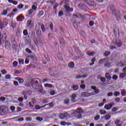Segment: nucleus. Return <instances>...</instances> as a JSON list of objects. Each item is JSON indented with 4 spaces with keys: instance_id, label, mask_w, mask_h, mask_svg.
Segmentation results:
<instances>
[{
    "instance_id": "f257e3e1",
    "label": "nucleus",
    "mask_w": 126,
    "mask_h": 126,
    "mask_svg": "<svg viewBox=\"0 0 126 126\" xmlns=\"http://www.w3.org/2000/svg\"><path fill=\"white\" fill-rule=\"evenodd\" d=\"M32 83L33 88H34V89H37L41 93H43V92H44L43 87L39 84V81L32 79Z\"/></svg>"
},
{
    "instance_id": "f03ea898",
    "label": "nucleus",
    "mask_w": 126,
    "mask_h": 126,
    "mask_svg": "<svg viewBox=\"0 0 126 126\" xmlns=\"http://www.w3.org/2000/svg\"><path fill=\"white\" fill-rule=\"evenodd\" d=\"M8 112V108L6 106H0V116H3Z\"/></svg>"
},
{
    "instance_id": "7ed1b4c3",
    "label": "nucleus",
    "mask_w": 126,
    "mask_h": 126,
    "mask_svg": "<svg viewBox=\"0 0 126 126\" xmlns=\"http://www.w3.org/2000/svg\"><path fill=\"white\" fill-rule=\"evenodd\" d=\"M34 43L37 47H42L43 45V42H42V40L40 38H35L34 39Z\"/></svg>"
},
{
    "instance_id": "20e7f679",
    "label": "nucleus",
    "mask_w": 126,
    "mask_h": 126,
    "mask_svg": "<svg viewBox=\"0 0 126 126\" xmlns=\"http://www.w3.org/2000/svg\"><path fill=\"white\" fill-rule=\"evenodd\" d=\"M114 105H115V103L114 102H111L107 104H106L104 106V109L107 110H111V109L113 108V106H114Z\"/></svg>"
},
{
    "instance_id": "39448f33",
    "label": "nucleus",
    "mask_w": 126,
    "mask_h": 126,
    "mask_svg": "<svg viewBox=\"0 0 126 126\" xmlns=\"http://www.w3.org/2000/svg\"><path fill=\"white\" fill-rule=\"evenodd\" d=\"M73 114H76L77 116V118L78 119H81L82 116H81V110L80 108H77V110L75 112H73Z\"/></svg>"
},
{
    "instance_id": "423d86ee",
    "label": "nucleus",
    "mask_w": 126,
    "mask_h": 126,
    "mask_svg": "<svg viewBox=\"0 0 126 126\" xmlns=\"http://www.w3.org/2000/svg\"><path fill=\"white\" fill-rule=\"evenodd\" d=\"M84 1L86 2L88 5H90L91 6H95L96 5V3H95L93 1L91 0H84Z\"/></svg>"
},
{
    "instance_id": "0eeeda50",
    "label": "nucleus",
    "mask_w": 126,
    "mask_h": 126,
    "mask_svg": "<svg viewBox=\"0 0 126 126\" xmlns=\"http://www.w3.org/2000/svg\"><path fill=\"white\" fill-rule=\"evenodd\" d=\"M27 26L29 28H31L32 29L33 27H34V24L33 23V22L32 20H28L27 23Z\"/></svg>"
},
{
    "instance_id": "6e6552de",
    "label": "nucleus",
    "mask_w": 126,
    "mask_h": 126,
    "mask_svg": "<svg viewBox=\"0 0 126 126\" xmlns=\"http://www.w3.org/2000/svg\"><path fill=\"white\" fill-rule=\"evenodd\" d=\"M69 116V114L68 113L66 112L65 113H63L60 115L59 118L61 119V120H63L64 118H66L67 117H68Z\"/></svg>"
},
{
    "instance_id": "1a4fd4ad",
    "label": "nucleus",
    "mask_w": 126,
    "mask_h": 126,
    "mask_svg": "<svg viewBox=\"0 0 126 126\" xmlns=\"http://www.w3.org/2000/svg\"><path fill=\"white\" fill-rule=\"evenodd\" d=\"M35 29L36 34L38 35V36H40V35H41V29H40V27L36 25L35 26Z\"/></svg>"
},
{
    "instance_id": "9d476101",
    "label": "nucleus",
    "mask_w": 126,
    "mask_h": 126,
    "mask_svg": "<svg viewBox=\"0 0 126 126\" xmlns=\"http://www.w3.org/2000/svg\"><path fill=\"white\" fill-rule=\"evenodd\" d=\"M36 103V99L35 98H32V102H29V105L31 108H34V106Z\"/></svg>"
},
{
    "instance_id": "9b49d317",
    "label": "nucleus",
    "mask_w": 126,
    "mask_h": 126,
    "mask_svg": "<svg viewBox=\"0 0 126 126\" xmlns=\"http://www.w3.org/2000/svg\"><path fill=\"white\" fill-rule=\"evenodd\" d=\"M12 46L13 50H15L17 49V43H16V41H15L14 39L12 41Z\"/></svg>"
},
{
    "instance_id": "f8f14e48",
    "label": "nucleus",
    "mask_w": 126,
    "mask_h": 126,
    "mask_svg": "<svg viewBox=\"0 0 126 126\" xmlns=\"http://www.w3.org/2000/svg\"><path fill=\"white\" fill-rule=\"evenodd\" d=\"M63 7L66 9V12H72L73 11V9L70 8L69 6L67 7L66 5H64Z\"/></svg>"
},
{
    "instance_id": "ddd939ff",
    "label": "nucleus",
    "mask_w": 126,
    "mask_h": 126,
    "mask_svg": "<svg viewBox=\"0 0 126 126\" xmlns=\"http://www.w3.org/2000/svg\"><path fill=\"white\" fill-rule=\"evenodd\" d=\"M113 44L114 45H115V46H117L119 48H120V47H122V46L123 45V43L121 41H115L113 42Z\"/></svg>"
},
{
    "instance_id": "4468645a",
    "label": "nucleus",
    "mask_w": 126,
    "mask_h": 126,
    "mask_svg": "<svg viewBox=\"0 0 126 126\" xmlns=\"http://www.w3.org/2000/svg\"><path fill=\"white\" fill-rule=\"evenodd\" d=\"M25 42L26 45H29L31 44V39L28 38L27 37L25 38Z\"/></svg>"
},
{
    "instance_id": "2eb2a0df",
    "label": "nucleus",
    "mask_w": 126,
    "mask_h": 126,
    "mask_svg": "<svg viewBox=\"0 0 126 126\" xmlns=\"http://www.w3.org/2000/svg\"><path fill=\"white\" fill-rule=\"evenodd\" d=\"M62 4H64V5H66L67 7L69 6V1L68 0H64L62 2V4H61V5H62Z\"/></svg>"
},
{
    "instance_id": "dca6fc26",
    "label": "nucleus",
    "mask_w": 126,
    "mask_h": 126,
    "mask_svg": "<svg viewBox=\"0 0 126 126\" xmlns=\"http://www.w3.org/2000/svg\"><path fill=\"white\" fill-rule=\"evenodd\" d=\"M32 84L33 83L32 82V80H31L28 83H26L25 84V86H26L27 87H30L31 86H32Z\"/></svg>"
},
{
    "instance_id": "f3484780",
    "label": "nucleus",
    "mask_w": 126,
    "mask_h": 126,
    "mask_svg": "<svg viewBox=\"0 0 126 126\" xmlns=\"http://www.w3.org/2000/svg\"><path fill=\"white\" fill-rule=\"evenodd\" d=\"M105 76L107 80H111V79H112V76H111V75H110L109 73H106L105 74Z\"/></svg>"
},
{
    "instance_id": "a211bd4d",
    "label": "nucleus",
    "mask_w": 126,
    "mask_h": 126,
    "mask_svg": "<svg viewBox=\"0 0 126 126\" xmlns=\"http://www.w3.org/2000/svg\"><path fill=\"white\" fill-rule=\"evenodd\" d=\"M73 17L74 18H76L77 17H78L79 18H82L83 16L81 15V14H80L79 13H77L76 14H73Z\"/></svg>"
},
{
    "instance_id": "6ab92c4d",
    "label": "nucleus",
    "mask_w": 126,
    "mask_h": 126,
    "mask_svg": "<svg viewBox=\"0 0 126 126\" xmlns=\"http://www.w3.org/2000/svg\"><path fill=\"white\" fill-rule=\"evenodd\" d=\"M8 2H9V3H12L14 5H16L17 3H18V1H15L13 0H8Z\"/></svg>"
},
{
    "instance_id": "aec40b11",
    "label": "nucleus",
    "mask_w": 126,
    "mask_h": 126,
    "mask_svg": "<svg viewBox=\"0 0 126 126\" xmlns=\"http://www.w3.org/2000/svg\"><path fill=\"white\" fill-rule=\"evenodd\" d=\"M75 98H76V94H73L71 95V101L73 102H75Z\"/></svg>"
},
{
    "instance_id": "412c9836",
    "label": "nucleus",
    "mask_w": 126,
    "mask_h": 126,
    "mask_svg": "<svg viewBox=\"0 0 126 126\" xmlns=\"http://www.w3.org/2000/svg\"><path fill=\"white\" fill-rule=\"evenodd\" d=\"M11 47L10 43L8 42V41H5V48L6 49H10Z\"/></svg>"
},
{
    "instance_id": "4be33fe9",
    "label": "nucleus",
    "mask_w": 126,
    "mask_h": 126,
    "mask_svg": "<svg viewBox=\"0 0 126 126\" xmlns=\"http://www.w3.org/2000/svg\"><path fill=\"white\" fill-rule=\"evenodd\" d=\"M28 93V91H26L23 92V95L24 96V99H25V100L27 99V94Z\"/></svg>"
},
{
    "instance_id": "5701e85b",
    "label": "nucleus",
    "mask_w": 126,
    "mask_h": 126,
    "mask_svg": "<svg viewBox=\"0 0 126 126\" xmlns=\"http://www.w3.org/2000/svg\"><path fill=\"white\" fill-rule=\"evenodd\" d=\"M119 64H120V66H121V67H124V66H126V61H124L123 62H121L119 63Z\"/></svg>"
},
{
    "instance_id": "b1692460",
    "label": "nucleus",
    "mask_w": 126,
    "mask_h": 126,
    "mask_svg": "<svg viewBox=\"0 0 126 126\" xmlns=\"http://www.w3.org/2000/svg\"><path fill=\"white\" fill-rule=\"evenodd\" d=\"M120 78H125L126 76V73H120L119 75Z\"/></svg>"
},
{
    "instance_id": "393cba45",
    "label": "nucleus",
    "mask_w": 126,
    "mask_h": 126,
    "mask_svg": "<svg viewBox=\"0 0 126 126\" xmlns=\"http://www.w3.org/2000/svg\"><path fill=\"white\" fill-rule=\"evenodd\" d=\"M59 41L60 42V44H62V45H64V40L62 37H59Z\"/></svg>"
},
{
    "instance_id": "a878e982",
    "label": "nucleus",
    "mask_w": 126,
    "mask_h": 126,
    "mask_svg": "<svg viewBox=\"0 0 126 126\" xmlns=\"http://www.w3.org/2000/svg\"><path fill=\"white\" fill-rule=\"evenodd\" d=\"M72 88L74 91H76V90H78V85H73Z\"/></svg>"
},
{
    "instance_id": "bb28decb",
    "label": "nucleus",
    "mask_w": 126,
    "mask_h": 126,
    "mask_svg": "<svg viewBox=\"0 0 126 126\" xmlns=\"http://www.w3.org/2000/svg\"><path fill=\"white\" fill-rule=\"evenodd\" d=\"M68 65L70 68H73L74 67V63L73 62H71Z\"/></svg>"
},
{
    "instance_id": "cd10ccee",
    "label": "nucleus",
    "mask_w": 126,
    "mask_h": 126,
    "mask_svg": "<svg viewBox=\"0 0 126 126\" xmlns=\"http://www.w3.org/2000/svg\"><path fill=\"white\" fill-rule=\"evenodd\" d=\"M99 113L100 115H105V114H107V112L106 111V110H104L103 109L100 110Z\"/></svg>"
},
{
    "instance_id": "c85d7f7f",
    "label": "nucleus",
    "mask_w": 126,
    "mask_h": 126,
    "mask_svg": "<svg viewBox=\"0 0 126 126\" xmlns=\"http://www.w3.org/2000/svg\"><path fill=\"white\" fill-rule=\"evenodd\" d=\"M43 15H44V11H39L37 14L38 17H40L41 16H43Z\"/></svg>"
},
{
    "instance_id": "c756f323",
    "label": "nucleus",
    "mask_w": 126,
    "mask_h": 126,
    "mask_svg": "<svg viewBox=\"0 0 126 126\" xmlns=\"http://www.w3.org/2000/svg\"><path fill=\"white\" fill-rule=\"evenodd\" d=\"M7 11H9V8H7L6 10H4L2 15H6V14H7Z\"/></svg>"
},
{
    "instance_id": "7c9ffc66",
    "label": "nucleus",
    "mask_w": 126,
    "mask_h": 126,
    "mask_svg": "<svg viewBox=\"0 0 126 126\" xmlns=\"http://www.w3.org/2000/svg\"><path fill=\"white\" fill-rule=\"evenodd\" d=\"M3 24L6 26L8 24V21L6 19H5L3 20Z\"/></svg>"
},
{
    "instance_id": "2f4dec72",
    "label": "nucleus",
    "mask_w": 126,
    "mask_h": 126,
    "mask_svg": "<svg viewBox=\"0 0 126 126\" xmlns=\"http://www.w3.org/2000/svg\"><path fill=\"white\" fill-rule=\"evenodd\" d=\"M105 118V119L106 120V121H108L109 120H110V119H111V115L108 114V115H106L104 117Z\"/></svg>"
},
{
    "instance_id": "473e14b6",
    "label": "nucleus",
    "mask_w": 126,
    "mask_h": 126,
    "mask_svg": "<svg viewBox=\"0 0 126 126\" xmlns=\"http://www.w3.org/2000/svg\"><path fill=\"white\" fill-rule=\"evenodd\" d=\"M105 61H106V59H102V60H100L98 61V64H102V63H105Z\"/></svg>"
},
{
    "instance_id": "72a5a7b5",
    "label": "nucleus",
    "mask_w": 126,
    "mask_h": 126,
    "mask_svg": "<svg viewBox=\"0 0 126 126\" xmlns=\"http://www.w3.org/2000/svg\"><path fill=\"white\" fill-rule=\"evenodd\" d=\"M20 64H23L24 63V60L20 58L18 59Z\"/></svg>"
},
{
    "instance_id": "f704fd0d",
    "label": "nucleus",
    "mask_w": 126,
    "mask_h": 126,
    "mask_svg": "<svg viewBox=\"0 0 126 126\" xmlns=\"http://www.w3.org/2000/svg\"><path fill=\"white\" fill-rule=\"evenodd\" d=\"M60 31H61L62 34L63 35L64 34V29L61 27L60 28Z\"/></svg>"
},
{
    "instance_id": "c9c22d12",
    "label": "nucleus",
    "mask_w": 126,
    "mask_h": 126,
    "mask_svg": "<svg viewBox=\"0 0 126 126\" xmlns=\"http://www.w3.org/2000/svg\"><path fill=\"white\" fill-rule=\"evenodd\" d=\"M45 87H48V88H52L53 86H52V84H45L44 85Z\"/></svg>"
},
{
    "instance_id": "e433bc0d",
    "label": "nucleus",
    "mask_w": 126,
    "mask_h": 126,
    "mask_svg": "<svg viewBox=\"0 0 126 126\" xmlns=\"http://www.w3.org/2000/svg\"><path fill=\"white\" fill-rule=\"evenodd\" d=\"M11 26L12 28H15V27H16V24L15 22H12L11 23Z\"/></svg>"
},
{
    "instance_id": "4c0bfd02",
    "label": "nucleus",
    "mask_w": 126,
    "mask_h": 126,
    "mask_svg": "<svg viewBox=\"0 0 126 126\" xmlns=\"http://www.w3.org/2000/svg\"><path fill=\"white\" fill-rule=\"evenodd\" d=\"M35 120H36V121H38V122H42V121H43V118H42V117H36L35 118Z\"/></svg>"
},
{
    "instance_id": "58836bf2",
    "label": "nucleus",
    "mask_w": 126,
    "mask_h": 126,
    "mask_svg": "<svg viewBox=\"0 0 126 126\" xmlns=\"http://www.w3.org/2000/svg\"><path fill=\"white\" fill-rule=\"evenodd\" d=\"M115 15L116 16V19L119 21V20H121V16H120V14L117 15V14H115Z\"/></svg>"
},
{
    "instance_id": "ea45409f",
    "label": "nucleus",
    "mask_w": 126,
    "mask_h": 126,
    "mask_svg": "<svg viewBox=\"0 0 126 126\" xmlns=\"http://www.w3.org/2000/svg\"><path fill=\"white\" fill-rule=\"evenodd\" d=\"M114 94L115 97H117V96H120V92H115Z\"/></svg>"
},
{
    "instance_id": "a19ab883",
    "label": "nucleus",
    "mask_w": 126,
    "mask_h": 126,
    "mask_svg": "<svg viewBox=\"0 0 126 126\" xmlns=\"http://www.w3.org/2000/svg\"><path fill=\"white\" fill-rule=\"evenodd\" d=\"M64 103L66 104V105H68L69 104V99H66L64 100Z\"/></svg>"
},
{
    "instance_id": "79ce46f5",
    "label": "nucleus",
    "mask_w": 126,
    "mask_h": 126,
    "mask_svg": "<svg viewBox=\"0 0 126 126\" xmlns=\"http://www.w3.org/2000/svg\"><path fill=\"white\" fill-rule=\"evenodd\" d=\"M11 77V76H10V75L6 74L5 75V79H10Z\"/></svg>"
},
{
    "instance_id": "37998d69",
    "label": "nucleus",
    "mask_w": 126,
    "mask_h": 126,
    "mask_svg": "<svg viewBox=\"0 0 126 126\" xmlns=\"http://www.w3.org/2000/svg\"><path fill=\"white\" fill-rule=\"evenodd\" d=\"M46 105H47V106H49L50 108L54 107V103L53 102L46 104Z\"/></svg>"
},
{
    "instance_id": "c03bdc74",
    "label": "nucleus",
    "mask_w": 126,
    "mask_h": 126,
    "mask_svg": "<svg viewBox=\"0 0 126 126\" xmlns=\"http://www.w3.org/2000/svg\"><path fill=\"white\" fill-rule=\"evenodd\" d=\"M63 11H60L58 14V16L61 17V16H63Z\"/></svg>"
},
{
    "instance_id": "a18cd8bd",
    "label": "nucleus",
    "mask_w": 126,
    "mask_h": 126,
    "mask_svg": "<svg viewBox=\"0 0 126 126\" xmlns=\"http://www.w3.org/2000/svg\"><path fill=\"white\" fill-rule=\"evenodd\" d=\"M100 119V115H97L96 116L94 117V120L98 121Z\"/></svg>"
},
{
    "instance_id": "49530a36",
    "label": "nucleus",
    "mask_w": 126,
    "mask_h": 126,
    "mask_svg": "<svg viewBox=\"0 0 126 126\" xmlns=\"http://www.w3.org/2000/svg\"><path fill=\"white\" fill-rule=\"evenodd\" d=\"M23 4H20L17 6V8H19V9H21V8H23Z\"/></svg>"
},
{
    "instance_id": "de8ad7c7",
    "label": "nucleus",
    "mask_w": 126,
    "mask_h": 126,
    "mask_svg": "<svg viewBox=\"0 0 126 126\" xmlns=\"http://www.w3.org/2000/svg\"><path fill=\"white\" fill-rule=\"evenodd\" d=\"M118 77L117 75H114L112 77V79H113V80H117L118 79Z\"/></svg>"
},
{
    "instance_id": "09e8293b",
    "label": "nucleus",
    "mask_w": 126,
    "mask_h": 126,
    "mask_svg": "<svg viewBox=\"0 0 126 126\" xmlns=\"http://www.w3.org/2000/svg\"><path fill=\"white\" fill-rule=\"evenodd\" d=\"M23 34L24 35H25V36H27V35H28V32L27 31V30H24Z\"/></svg>"
},
{
    "instance_id": "8fccbe9b",
    "label": "nucleus",
    "mask_w": 126,
    "mask_h": 126,
    "mask_svg": "<svg viewBox=\"0 0 126 126\" xmlns=\"http://www.w3.org/2000/svg\"><path fill=\"white\" fill-rule=\"evenodd\" d=\"M26 51L29 54H32V51L30 49H29V48H27L26 49Z\"/></svg>"
},
{
    "instance_id": "3c124183",
    "label": "nucleus",
    "mask_w": 126,
    "mask_h": 126,
    "mask_svg": "<svg viewBox=\"0 0 126 126\" xmlns=\"http://www.w3.org/2000/svg\"><path fill=\"white\" fill-rule=\"evenodd\" d=\"M110 10L112 11L113 13L115 12V7L112 6L110 7Z\"/></svg>"
},
{
    "instance_id": "603ef678",
    "label": "nucleus",
    "mask_w": 126,
    "mask_h": 126,
    "mask_svg": "<svg viewBox=\"0 0 126 126\" xmlns=\"http://www.w3.org/2000/svg\"><path fill=\"white\" fill-rule=\"evenodd\" d=\"M110 54V51H106L105 52V57H108V56H109Z\"/></svg>"
},
{
    "instance_id": "864d4df0",
    "label": "nucleus",
    "mask_w": 126,
    "mask_h": 126,
    "mask_svg": "<svg viewBox=\"0 0 126 126\" xmlns=\"http://www.w3.org/2000/svg\"><path fill=\"white\" fill-rule=\"evenodd\" d=\"M30 44V48L32 49V50H35V45H33V44Z\"/></svg>"
},
{
    "instance_id": "5fc2aeb1",
    "label": "nucleus",
    "mask_w": 126,
    "mask_h": 126,
    "mask_svg": "<svg viewBox=\"0 0 126 126\" xmlns=\"http://www.w3.org/2000/svg\"><path fill=\"white\" fill-rule=\"evenodd\" d=\"M41 29L42 32H45L46 31V29H45V26L44 25L41 27Z\"/></svg>"
},
{
    "instance_id": "6e6d98bb",
    "label": "nucleus",
    "mask_w": 126,
    "mask_h": 126,
    "mask_svg": "<svg viewBox=\"0 0 126 126\" xmlns=\"http://www.w3.org/2000/svg\"><path fill=\"white\" fill-rule=\"evenodd\" d=\"M10 110L11 111H12V112H14V111L15 110V107L13 106H11Z\"/></svg>"
},
{
    "instance_id": "4d7b16f0",
    "label": "nucleus",
    "mask_w": 126,
    "mask_h": 126,
    "mask_svg": "<svg viewBox=\"0 0 126 126\" xmlns=\"http://www.w3.org/2000/svg\"><path fill=\"white\" fill-rule=\"evenodd\" d=\"M37 9V7L35 6V5H33L32 7V10H36Z\"/></svg>"
},
{
    "instance_id": "13d9d810",
    "label": "nucleus",
    "mask_w": 126,
    "mask_h": 126,
    "mask_svg": "<svg viewBox=\"0 0 126 126\" xmlns=\"http://www.w3.org/2000/svg\"><path fill=\"white\" fill-rule=\"evenodd\" d=\"M18 63L17 62H16V61H14L13 63L14 67H15L17 66Z\"/></svg>"
},
{
    "instance_id": "bf43d9fd",
    "label": "nucleus",
    "mask_w": 126,
    "mask_h": 126,
    "mask_svg": "<svg viewBox=\"0 0 126 126\" xmlns=\"http://www.w3.org/2000/svg\"><path fill=\"white\" fill-rule=\"evenodd\" d=\"M90 26H93L94 25V21H91L89 23Z\"/></svg>"
},
{
    "instance_id": "052dcab7",
    "label": "nucleus",
    "mask_w": 126,
    "mask_h": 126,
    "mask_svg": "<svg viewBox=\"0 0 126 126\" xmlns=\"http://www.w3.org/2000/svg\"><path fill=\"white\" fill-rule=\"evenodd\" d=\"M115 102L118 103V102H120V101H121V98L119 97H117L115 98Z\"/></svg>"
},
{
    "instance_id": "680f3d73",
    "label": "nucleus",
    "mask_w": 126,
    "mask_h": 126,
    "mask_svg": "<svg viewBox=\"0 0 126 126\" xmlns=\"http://www.w3.org/2000/svg\"><path fill=\"white\" fill-rule=\"evenodd\" d=\"M34 109L35 110H40V106L39 105H36L35 106Z\"/></svg>"
},
{
    "instance_id": "e2e57ef3",
    "label": "nucleus",
    "mask_w": 126,
    "mask_h": 126,
    "mask_svg": "<svg viewBox=\"0 0 126 126\" xmlns=\"http://www.w3.org/2000/svg\"><path fill=\"white\" fill-rule=\"evenodd\" d=\"M19 83H23L24 82V80L22 78H20L19 80Z\"/></svg>"
},
{
    "instance_id": "0e129e2a",
    "label": "nucleus",
    "mask_w": 126,
    "mask_h": 126,
    "mask_svg": "<svg viewBox=\"0 0 126 126\" xmlns=\"http://www.w3.org/2000/svg\"><path fill=\"white\" fill-rule=\"evenodd\" d=\"M17 21H21V16L19 15L17 18Z\"/></svg>"
},
{
    "instance_id": "69168bd1",
    "label": "nucleus",
    "mask_w": 126,
    "mask_h": 126,
    "mask_svg": "<svg viewBox=\"0 0 126 126\" xmlns=\"http://www.w3.org/2000/svg\"><path fill=\"white\" fill-rule=\"evenodd\" d=\"M0 101H5V97L3 96L0 97Z\"/></svg>"
},
{
    "instance_id": "338daca9",
    "label": "nucleus",
    "mask_w": 126,
    "mask_h": 126,
    "mask_svg": "<svg viewBox=\"0 0 126 126\" xmlns=\"http://www.w3.org/2000/svg\"><path fill=\"white\" fill-rule=\"evenodd\" d=\"M100 80H101V82H105L106 81V78H105L104 77H101L100 78Z\"/></svg>"
},
{
    "instance_id": "774afa93",
    "label": "nucleus",
    "mask_w": 126,
    "mask_h": 126,
    "mask_svg": "<svg viewBox=\"0 0 126 126\" xmlns=\"http://www.w3.org/2000/svg\"><path fill=\"white\" fill-rule=\"evenodd\" d=\"M110 49L111 50H114V49H117V48L116 47V46H113V45H110Z\"/></svg>"
}]
</instances>
